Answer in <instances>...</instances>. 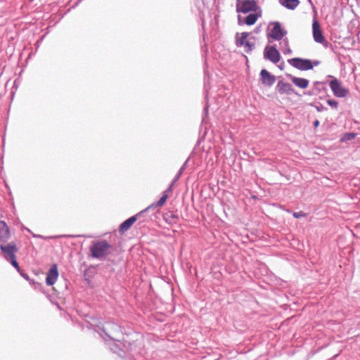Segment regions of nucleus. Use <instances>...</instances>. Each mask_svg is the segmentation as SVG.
Instances as JSON below:
<instances>
[{
  "instance_id": "obj_4",
  "label": "nucleus",
  "mask_w": 360,
  "mask_h": 360,
  "mask_svg": "<svg viewBox=\"0 0 360 360\" xmlns=\"http://www.w3.org/2000/svg\"><path fill=\"white\" fill-rule=\"evenodd\" d=\"M328 77H332L333 79L329 82V86L335 96L338 98H344L347 96L349 91L344 88L341 82L335 77L328 75Z\"/></svg>"
},
{
  "instance_id": "obj_23",
  "label": "nucleus",
  "mask_w": 360,
  "mask_h": 360,
  "mask_svg": "<svg viewBox=\"0 0 360 360\" xmlns=\"http://www.w3.org/2000/svg\"><path fill=\"white\" fill-rule=\"evenodd\" d=\"M243 46H245V52L250 53L255 48V45L252 43H250L249 41L245 42Z\"/></svg>"
},
{
  "instance_id": "obj_15",
  "label": "nucleus",
  "mask_w": 360,
  "mask_h": 360,
  "mask_svg": "<svg viewBox=\"0 0 360 360\" xmlns=\"http://www.w3.org/2000/svg\"><path fill=\"white\" fill-rule=\"evenodd\" d=\"M172 191H167V188L164 191L162 196L160 198V200L158 202H153L151 205H150L148 207H147L143 210L146 212L154 209L156 207H162L169 198V193H172Z\"/></svg>"
},
{
  "instance_id": "obj_16",
  "label": "nucleus",
  "mask_w": 360,
  "mask_h": 360,
  "mask_svg": "<svg viewBox=\"0 0 360 360\" xmlns=\"http://www.w3.org/2000/svg\"><path fill=\"white\" fill-rule=\"evenodd\" d=\"M288 77L291 79V81L295 86L301 89H306L309 85V82L307 79L297 77L291 75H288Z\"/></svg>"
},
{
  "instance_id": "obj_18",
  "label": "nucleus",
  "mask_w": 360,
  "mask_h": 360,
  "mask_svg": "<svg viewBox=\"0 0 360 360\" xmlns=\"http://www.w3.org/2000/svg\"><path fill=\"white\" fill-rule=\"evenodd\" d=\"M280 4L290 10L295 9L300 4L299 0H280Z\"/></svg>"
},
{
  "instance_id": "obj_3",
  "label": "nucleus",
  "mask_w": 360,
  "mask_h": 360,
  "mask_svg": "<svg viewBox=\"0 0 360 360\" xmlns=\"http://www.w3.org/2000/svg\"><path fill=\"white\" fill-rule=\"evenodd\" d=\"M261 11L255 0H238L236 3V11L238 13H247L250 11L257 12Z\"/></svg>"
},
{
  "instance_id": "obj_2",
  "label": "nucleus",
  "mask_w": 360,
  "mask_h": 360,
  "mask_svg": "<svg viewBox=\"0 0 360 360\" xmlns=\"http://www.w3.org/2000/svg\"><path fill=\"white\" fill-rule=\"evenodd\" d=\"M288 62L295 68L302 71L312 70L314 66H317L320 64L319 60H315L312 61L309 59L302 58H293L288 59Z\"/></svg>"
},
{
  "instance_id": "obj_24",
  "label": "nucleus",
  "mask_w": 360,
  "mask_h": 360,
  "mask_svg": "<svg viewBox=\"0 0 360 360\" xmlns=\"http://www.w3.org/2000/svg\"><path fill=\"white\" fill-rule=\"evenodd\" d=\"M8 262L11 263V264L20 273L21 271H20V267L16 260V257H14V258H12L9 260H8Z\"/></svg>"
},
{
  "instance_id": "obj_27",
  "label": "nucleus",
  "mask_w": 360,
  "mask_h": 360,
  "mask_svg": "<svg viewBox=\"0 0 360 360\" xmlns=\"http://www.w3.org/2000/svg\"><path fill=\"white\" fill-rule=\"evenodd\" d=\"M292 216L296 219H300L301 217H305L306 214L302 211L297 212H293Z\"/></svg>"
},
{
  "instance_id": "obj_31",
  "label": "nucleus",
  "mask_w": 360,
  "mask_h": 360,
  "mask_svg": "<svg viewBox=\"0 0 360 360\" xmlns=\"http://www.w3.org/2000/svg\"><path fill=\"white\" fill-rule=\"evenodd\" d=\"M320 124V122L318 120H316L314 123H313V125L314 127H318Z\"/></svg>"
},
{
  "instance_id": "obj_12",
  "label": "nucleus",
  "mask_w": 360,
  "mask_h": 360,
  "mask_svg": "<svg viewBox=\"0 0 360 360\" xmlns=\"http://www.w3.org/2000/svg\"><path fill=\"white\" fill-rule=\"evenodd\" d=\"M276 90L280 94L291 95L292 94L295 93V90L292 85L290 83L284 82L283 81H279L277 83Z\"/></svg>"
},
{
  "instance_id": "obj_28",
  "label": "nucleus",
  "mask_w": 360,
  "mask_h": 360,
  "mask_svg": "<svg viewBox=\"0 0 360 360\" xmlns=\"http://www.w3.org/2000/svg\"><path fill=\"white\" fill-rule=\"evenodd\" d=\"M26 230H27L29 233H30L32 235V236H33L34 238H46L44 236H41V235L35 234V233H32V232L29 229H26Z\"/></svg>"
},
{
  "instance_id": "obj_32",
  "label": "nucleus",
  "mask_w": 360,
  "mask_h": 360,
  "mask_svg": "<svg viewBox=\"0 0 360 360\" xmlns=\"http://www.w3.org/2000/svg\"><path fill=\"white\" fill-rule=\"evenodd\" d=\"M105 334H106V335H108V337H109L110 339L114 340V338H112L110 335L108 334L107 333H105Z\"/></svg>"
},
{
  "instance_id": "obj_17",
  "label": "nucleus",
  "mask_w": 360,
  "mask_h": 360,
  "mask_svg": "<svg viewBox=\"0 0 360 360\" xmlns=\"http://www.w3.org/2000/svg\"><path fill=\"white\" fill-rule=\"evenodd\" d=\"M189 161V158H188L186 162L183 164V165L181 167L180 169L179 170L177 174L175 176V177L172 181L169 186L167 188V191H172L173 187L176 183V181L179 179L180 176H181L184 171L186 169L188 162Z\"/></svg>"
},
{
  "instance_id": "obj_19",
  "label": "nucleus",
  "mask_w": 360,
  "mask_h": 360,
  "mask_svg": "<svg viewBox=\"0 0 360 360\" xmlns=\"http://www.w3.org/2000/svg\"><path fill=\"white\" fill-rule=\"evenodd\" d=\"M281 44L282 45V51L283 54L289 55L292 53V50L289 46V41L288 38L283 39Z\"/></svg>"
},
{
  "instance_id": "obj_10",
  "label": "nucleus",
  "mask_w": 360,
  "mask_h": 360,
  "mask_svg": "<svg viewBox=\"0 0 360 360\" xmlns=\"http://www.w3.org/2000/svg\"><path fill=\"white\" fill-rule=\"evenodd\" d=\"M143 213H145V211L143 210L136 215L129 217L124 222H122L120 226V231L124 232L127 231L132 226V224L143 215Z\"/></svg>"
},
{
  "instance_id": "obj_1",
  "label": "nucleus",
  "mask_w": 360,
  "mask_h": 360,
  "mask_svg": "<svg viewBox=\"0 0 360 360\" xmlns=\"http://www.w3.org/2000/svg\"><path fill=\"white\" fill-rule=\"evenodd\" d=\"M112 245L105 240L92 241L89 248L90 256L101 261L110 254Z\"/></svg>"
},
{
  "instance_id": "obj_6",
  "label": "nucleus",
  "mask_w": 360,
  "mask_h": 360,
  "mask_svg": "<svg viewBox=\"0 0 360 360\" xmlns=\"http://www.w3.org/2000/svg\"><path fill=\"white\" fill-rule=\"evenodd\" d=\"M0 250L4 254V258L8 261L12 258L15 257V254L18 251L15 242L12 241L9 243H1Z\"/></svg>"
},
{
  "instance_id": "obj_22",
  "label": "nucleus",
  "mask_w": 360,
  "mask_h": 360,
  "mask_svg": "<svg viewBox=\"0 0 360 360\" xmlns=\"http://www.w3.org/2000/svg\"><path fill=\"white\" fill-rule=\"evenodd\" d=\"M356 136V133L347 132L343 134L341 141H349L353 140Z\"/></svg>"
},
{
  "instance_id": "obj_26",
  "label": "nucleus",
  "mask_w": 360,
  "mask_h": 360,
  "mask_svg": "<svg viewBox=\"0 0 360 360\" xmlns=\"http://www.w3.org/2000/svg\"><path fill=\"white\" fill-rule=\"evenodd\" d=\"M110 349L113 352L118 353L119 355H121V354L120 353V351H121V349H120V348L119 347V345L117 343L113 342L112 343V347H110Z\"/></svg>"
},
{
  "instance_id": "obj_5",
  "label": "nucleus",
  "mask_w": 360,
  "mask_h": 360,
  "mask_svg": "<svg viewBox=\"0 0 360 360\" xmlns=\"http://www.w3.org/2000/svg\"><path fill=\"white\" fill-rule=\"evenodd\" d=\"M271 25L273 27L267 34V37L276 41L281 40L287 34V31L281 27V23L278 21L271 22Z\"/></svg>"
},
{
  "instance_id": "obj_14",
  "label": "nucleus",
  "mask_w": 360,
  "mask_h": 360,
  "mask_svg": "<svg viewBox=\"0 0 360 360\" xmlns=\"http://www.w3.org/2000/svg\"><path fill=\"white\" fill-rule=\"evenodd\" d=\"M58 277V267L56 264H53L49 269L46 278L47 285H53Z\"/></svg>"
},
{
  "instance_id": "obj_8",
  "label": "nucleus",
  "mask_w": 360,
  "mask_h": 360,
  "mask_svg": "<svg viewBox=\"0 0 360 360\" xmlns=\"http://www.w3.org/2000/svg\"><path fill=\"white\" fill-rule=\"evenodd\" d=\"M264 58L272 62L273 63H277L281 58L280 53L276 47L266 46L264 51Z\"/></svg>"
},
{
  "instance_id": "obj_33",
  "label": "nucleus",
  "mask_w": 360,
  "mask_h": 360,
  "mask_svg": "<svg viewBox=\"0 0 360 360\" xmlns=\"http://www.w3.org/2000/svg\"><path fill=\"white\" fill-rule=\"evenodd\" d=\"M204 110H205V112L207 114V107H205L204 108Z\"/></svg>"
},
{
  "instance_id": "obj_30",
  "label": "nucleus",
  "mask_w": 360,
  "mask_h": 360,
  "mask_svg": "<svg viewBox=\"0 0 360 360\" xmlns=\"http://www.w3.org/2000/svg\"><path fill=\"white\" fill-rule=\"evenodd\" d=\"M20 275H21L24 278H25L27 281H30V282L32 281V280H31V279L30 278V277L28 276V275H27V274L23 273V272H22V271H20Z\"/></svg>"
},
{
  "instance_id": "obj_9",
  "label": "nucleus",
  "mask_w": 360,
  "mask_h": 360,
  "mask_svg": "<svg viewBox=\"0 0 360 360\" xmlns=\"http://www.w3.org/2000/svg\"><path fill=\"white\" fill-rule=\"evenodd\" d=\"M260 81L262 84L271 86L276 82V77L271 75L269 71L266 69H262L260 72Z\"/></svg>"
},
{
  "instance_id": "obj_21",
  "label": "nucleus",
  "mask_w": 360,
  "mask_h": 360,
  "mask_svg": "<svg viewBox=\"0 0 360 360\" xmlns=\"http://www.w3.org/2000/svg\"><path fill=\"white\" fill-rule=\"evenodd\" d=\"M249 32H242L241 37L239 40H237L236 44L238 46H243L245 41H247V38L249 37Z\"/></svg>"
},
{
  "instance_id": "obj_13",
  "label": "nucleus",
  "mask_w": 360,
  "mask_h": 360,
  "mask_svg": "<svg viewBox=\"0 0 360 360\" xmlns=\"http://www.w3.org/2000/svg\"><path fill=\"white\" fill-rule=\"evenodd\" d=\"M261 15V11H259V12L255 13H250L246 18H244V20H242V18L240 15L238 16V24H246L248 25H254L256 21L257 20L258 18Z\"/></svg>"
},
{
  "instance_id": "obj_20",
  "label": "nucleus",
  "mask_w": 360,
  "mask_h": 360,
  "mask_svg": "<svg viewBox=\"0 0 360 360\" xmlns=\"http://www.w3.org/2000/svg\"><path fill=\"white\" fill-rule=\"evenodd\" d=\"M166 221L169 224H175L177 221V216L174 213L167 214L165 217Z\"/></svg>"
},
{
  "instance_id": "obj_7",
  "label": "nucleus",
  "mask_w": 360,
  "mask_h": 360,
  "mask_svg": "<svg viewBox=\"0 0 360 360\" xmlns=\"http://www.w3.org/2000/svg\"><path fill=\"white\" fill-rule=\"evenodd\" d=\"M312 33L314 39L316 43L322 44L325 47H328V43L326 41L325 37L321 30L319 22L316 19V18H314L313 20Z\"/></svg>"
},
{
  "instance_id": "obj_25",
  "label": "nucleus",
  "mask_w": 360,
  "mask_h": 360,
  "mask_svg": "<svg viewBox=\"0 0 360 360\" xmlns=\"http://www.w3.org/2000/svg\"><path fill=\"white\" fill-rule=\"evenodd\" d=\"M327 103L333 108L337 109L338 106V103L335 100L328 99L327 100Z\"/></svg>"
},
{
  "instance_id": "obj_29",
  "label": "nucleus",
  "mask_w": 360,
  "mask_h": 360,
  "mask_svg": "<svg viewBox=\"0 0 360 360\" xmlns=\"http://www.w3.org/2000/svg\"><path fill=\"white\" fill-rule=\"evenodd\" d=\"M322 84H323L322 82H314V86L315 89H316L317 90H319L320 91H321L320 86H322Z\"/></svg>"
},
{
  "instance_id": "obj_11",
  "label": "nucleus",
  "mask_w": 360,
  "mask_h": 360,
  "mask_svg": "<svg viewBox=\"0 0 360 360\" xmlns=\"http://www.w3.org/2000/svg\"><path fill=\"white\" fill-rule=\"evenodd\" d=\"M11 238L10 229L4 221L0 220V243H6Z\"/></svg>"
}]
</instances>
